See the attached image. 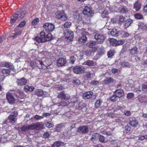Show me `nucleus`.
I'll list each match as a JSON object with an SVG mask.
<instances>
[{"instance_id": "nucleus-1", "label": "nucleus", "mask_w": 147, "mask_h": 147, "mask_svg": "<svg viewBox=\"0 0 147 147\" xmlns=\"http://www.w3.org/2000/svg\"><path fill=\"white\" fill-rule=\"evenodd\" d=\"M64 35L65 39L67 42L72 41L74 38L73 32L69 30H65L64 31Z\"/></svg>"}, {"instance_id": "nucleus-2", "label": "nucleus", "mask_w": 147, "mask_h": 147, "mask_svg": "<svg viewBox=\"0 0 147 147\" xmlns=\"http://www.w3.org/2000/svg\"><path fill=\"white\" fill-rule=\"evenodd\" d=\"M92 9V8L90 7L86 6L83 11V14L88 17H92L94 15V12Z\"/></svg>"}, {"instance_id": "nucleus-3", "label": "nucleus", "mask_w": 147, "mask_h": 147, "mask_svg": "<svg viewBox=\"0 0 147 147\" xmlns=\"http://www.w3.org/2000/svg\"><path fill=\"white\" fill-rule=\"evenodd\" d=\"M55 17L62 21H65L67 18L66 15L63 11L57 12L55 13Z\"/></svg>"}, {"instance_id": "nucleus-4", "label": "nucleus", "mask_w": 147, "mask_h": 147, "mask_svg": "<svg viewBox=\"0 0 147 147\" xmlns=\"http://www.w3.org/2000/svg\"><path fill=\"white\" fill-rule=\"evenodd\" d=\"M43 27L45 31L50 32L53 31L54 30L55 26L51 23H47L44 24Z\"/></svg>"}, {"instance_id": "nucleus-5", "label": "nucleus", "mask_w": 147, "mask_h": 147, "mask_svg": "<svg viewBox=\"0 0 147 147\" xmlns=\"http://www.w3.org/2000/svg\"><path fill=\"white\" fill-rule=\"evenodd\" d=\"M72 68L73 72L77 74H81L85 71L84 68L82 65L77 66Z\"/></svg>"}, {"instance_id": "nucleus-6", "label": "nucleus", "mask_w": 147, "mask_h": 147, "mask_svg": "<svg viewBox=\"0 0 147 147\" xmlns=\"http://www.w3.org/2000/svg\"><path fill=\"white\" fill-rule=\"evenodd\" d=\"M35 63L34 65H32V63H34V61H31L30 63V65L32 68H34V67L37 66L40 69H43V63L42 60L40 61L36 59L35 60Z\"/></svg>"}, {"instance_id": "nucleus-7", "label": "nucleus", "mask_w": 147, "mask_h": 147, "mask_svg": "<svg viewBox=\"0 0 147 147\" xmlns=\"http://www.w3.org/2000/svg\"><path fill=\"white\" fill-rule=\"evenodd\" d=\"M18 115V113L17 111L12 112L8 117L9 122L12 124H13L16 121V117Z\"/></svg>"}, {"instance_id": "nucleus-8", "label": "nucleus", "mask_w": 147, "mask_h": 147, "mask_svg": "<svg viewBox=\"0 0 147 147\" xmlns=\"http://www.w3.org/2000/svg\"><path fill=\"white\" fill-rule=\"evenodd\" d=\"M57 98L62 100H67L70 98V96L69 94L65 93L64 91H62L58 94Z\"/></svg>"}, {"instance_id": "nucleus-9", "label": "nucleus", "mask_w": 147, "mask_h": 147, "mask_svg": "<svg viewBox=\"0 0 147 147\" xmlns=\"http://www.w3.org/2000/svg\"><path fill=\"white\" fill-rule=\"evenodd\" d=\"M42 60L43 63V69H45L48 66L51 64V61L49 58L44 57L42 58Z\"/></svg>"}, {"instance_id": "nucleus-10", "label": "nucleus", "mask_w": 147, "mask_h": 147, "mask_svg": "<svg viewBox=\"0 0 147 147\" xmlns=\"http://www.w3.org/2000/svg\"><path fill=\"white\" fill-rule=\"evenodd\" d=\"M44 125L42 122H37L34 124L31 125L32 130L35 129L39 130L43 128Z\"/></svg>"}, {"instance_id": "nucleus-11", "label": "nucleus", "mask_w": 147, "mask_h": 147, "mask_svg": "<svg viewBox=\"0 0 147 147\" xmlns=\"http://www.w3.org/2000/svg\"><path fill=\"white\" fill-rule=\"evenodd\" d=\"M95 39L99 43H102L105 38V37L102 34H96L94 36Z\"/></svg>"}, {"instance_id": "nucleus-12", "label": "nucleus", "mask_w": 147, "mask_h": 147, "mask_svg": "<svg viewBox=\"0 0 147 147\" xmlns=\"http://www.w3.org/2000/svg\"><path fill=\"white\" fill-rule=\"evenodd\" d=\"M35 94L38 96L47 97L49 95L48 93L40 89H37L35 90Z\"/></svg>"}, {"instance_id": "nucleus-13", "label": "nucleus", "mask_w": 147, "mask_h": 147, "mask_svg": "<svg viewBox=\"0 0 147 147\" xmlns=\"http://www.w3.org/2000/svg\"><path fill=\"white\" fill-rule=\"evenodd\" d=\"M40 35L42 38H43L45 40V42L47 41H49L51 40L52 35L50 33H49L47 35H45L44 32H42L40 33Z\"/></svg>"}, {"instance_id": "nucleus-14", "label": "nucleus", "mask_w": 147, "mask_h": 147, "mask_svg": "<svg viewBox=\"0 0 147 147\" xmlns=\"http://www.w3.org/2000/svg\"><path fill=\"white\" fill-rule=\"evenodd\" d=\"M103 83L109 86L112 85L115 83V81L111 78H107L103 81Z\"/></svg>"}, {"instance_id": "nucleus-15", "label": "nucleus", "mask_w": 147, "mask_h": 147, "mask_svg": "<svg viewBox=\"0 0 147 147\" xmlns=\"http://www.w3.org/2000/svg\"><path fill=\"white\" fill-rule=\"evenodd\" d=\"M0 66L1 67H8L9 69L12 71H13L14 69V66L12 63L9 62H2L0 64Z\"/></svg>"}, {"instance_id": "nucleus-16", "label": "nucleus", "mask_w": 147, "mask_h": 147, "mask_svg": "<svg viewBox=\"0 0 147 147\" xmlns=\"http://www.w3.org/2000/svg\"><path fill=\"white\" fill-rule=\"evenodd\" d=\"M88 128L87 126L83 125L79 127L77 131L82 134H85L88 132Z\"/></svg>"}, {"instance_id": "nucleus-17", "label": "nucleus", "mask_w": 147, "mask_h": 147, "mask_svg": "<svg viewBox=\"0 0 147 147\" xmlns=\"http://www.w3.org/2000/svg\"><path fill=\"white\" fill-rule=\"evenodd\" d=\"M129 123L132 127H136L138 126V122L136 120L135 118L132 117L130 118Z\"/></svg>"}, {"instance_id": "nucleus-18", "label": "nucleus", "mask_w": 147, "mask_h": 147, "mask_svg": "<svg viewBox=\"0 0 147 147\" xmlns=\"http://www.w3.org/2000/svg\"><path fill=\"white\" fill-rule=\"evenodd\" d=\"M17 84L20 86L25 85L27 83L26 79L23 77L21 78L17 79L16 80Z\"/></svg>"}, {"instance_id": "nucleus-19", "label": "nucleus", "mask_w": 147, "mask_h": 147, "mask_svg": "<svg viewBox=\"0 0 147 147\" xmlns=\"http://www.w3.org/2000/svg\"><path fill=\"white\" fill-rule=\"evenodd\" d=\"M6 98L8 102L10 104H12L15 101V98L10 93H9L6 94Z\"/></svg>"}, {"instance_id": "nucleus-20", "label": "nucleus", "mask_w": 147, "mask_h": 147, "mask_svg": "<svg viewBox=\"0 0 147 147\" xmlns=\"http://www.w3.org/2000/svg\"><path fill=\"white\" fill-rule=\"evenodd\" d=\"M113 94L117 96L118 98H120L123 96L124 92L123 90L121 89H119L115 90Z\"/></svg>"}, {"instance_id": "nucleus-21", "label": "nucleus", "mask_w": 147, "mask_h": 147, "mask_svg": "<svg viewBox=\"0 0 147 147\" xmlns=\"http://www.w3.org/2000/svg\"><path fill=\"white\" fill-rule=\"evenodd\" d=\"M111 11V8L109 7H107L105 10L101 14V17L103 18H107L109 12H110Z\"/></svg>"}, {"instance_id": "nucleus-22", "label": "nucleus", "mask_w": 147, "mask_h": 147, "mask_svg": "<svg viewBox=\"0 0 147 147\" xmlns=\"http://www.w3.org/2000/svg\"><path fill=\"white\" fill-rule=\"evenodd\" d=\"M93 92L91 91H88L84 93L82 95L83 98L85 99H89L91 97Z\"/></svg>"}, {"instance_id": "nucleus-23", "label": "nucleus", "mask_w": 147, "mask_h": 147, "mask_svg": "<svg viewBox=\"0 0 147 147\" xmlns=\"http://www.w3.org/2000/svg\"><path fill=\"white\" fill-rule=\"evenodd\" d=\"M66 63V60L63 58H60L57 61V65L58 67L64 65Z\"/></svg>"}, {"instance_id": "nucleus-24", "label": "nucleus", "mask_w": 147, "mask_h": 147, "mask_svg": "<svg viewBox=\"0 0 147 147\" xmlns=\"http://www.w3.org/2000/svg\"><path fill=\"white\" fill-rule=\"evenodd\" d=\"M18 94H19L18 95L16 94L15 96H17V98H24L26 97V95L25 94L23 90H18L17 91Z\"/></svg>"}, {"instance_id": "nucleus-25", "label": "nucleus", "mask_w": 147, "mask_h": 147, "mask_svg": "<svg viewBox=\"0 0 147 147\" xmlns=\"http://www.w3.org/2000/svg\"><path fill=\"white\" fill-rule=\"evenodd\" d=\"M141 6L142 3L140 2L136 1L134 4V8L136 11H139Z\"/></svg>"}, {"instance_id": "nucleus-26", "label": "nucleus", "mask_w": 147, "mask_h": 147, "mask_svg": "<svg viewBox=\"0 0 147 147\" xmlns=\"http://www.w3.org/2000/svg\"><path fill=\"white\" fill-rule=\"evenodd\" d=\"M21 33L22 32L21 30H19L18 32H16V31H13L12 34L10 36V37L13 39L16 38L17 36L20 35Z\"/></svg>"}, {"instance_id": "nucleus-27", "label": "nucleus", "mask_w": 147, "mask_h": 147, "mask_svg": "<svg viewBox=\"0 0 147 147\" xmlns=\"http://www.w3.org/2000/svg\"><path fill=\"white\" fill-rule=\"evenodd\" d=\"M99 134L97 133H96L94 135H92L91 137V139L92 141L93 142V143L95 144L96 141L97 140L98 138Z\"/></svg>"}, {"instance_id": "nucleus-28", "label": "nucleus", "mask_w": 147, "mask_h": 147, "mask_svg": "<svg viewBox=\"0 0 147 147\" xmlns=\"http://www.w3.org/2000/svg\"><path fill=\"white\" fill-rule=\"evenodd\" d=\"M74 104H76V109H78V110L82 109L84 106V104L82 102H80L79 103H77L76 102H74Z\"/></svg>"}, {"instance_id": "nucleus-29", "label": "nucleus", "mask_w": 147, "mask_h": 147, "mask_svg": "<svg viewBox=\"0 0 147 147\" xmlns=\"http://www.w3.org/2000/svg\"><path fill=\"white\" fill-rule=\"evenodd\" d=\"M18 17V15L16 13L11 16L10 21V23L11 25L15 22Z\"/></svg>"}, {"instance_id": "nucleus-30", "label": "nucleus", "mask_w": 147, "mask_h": 147, "mask_svg": "<svg viewBox=\"0 0 147 147\" xmlns=\"http://www.w3.org/2000/svg\"><path fill=\"white\" fill-rule=\"evenodd\" d=\"M63 142L59 141H56L55 142L52 146V147H60L64 145Z\"/></svg>"}, {"instance_id": "nucleus-31", "label": "nucleus", "mask_w": 147, "mask_h": 147, "mask_svg": "<svg viewBox=\"0 0 147 147\" xmlns=\"http://www.w3.org/2000/svg\"><path fill=\"white\" fill-rule=\"evenodd\" d=\"M85 65H87L89 66H94L96 65V63L94 62L92 60H88L84 62V63Z\"/></svg>"}, {"instance_id": "nucleus-32", "label": "nucleus", "mask_w": 147, "mask_h": 147, "mask_svg": "<svg viewBox=\"0 0 147 147\" xmlns=\"http://www.w3.org/2000/svg\"><path fill=\"white\" fill-rule=\"evenodd\" d=\"M31 125H24L21 128V131H26L28 130H32Z\"/></svg>"}, {"instance_id": "nucleus-33", "label": "nucleus", "mask_w": 147, "mask_h": 147, "mask_svg": "<svg viewBox=\"0 0 147 147\" xmlns=\"http://www.w3.org/2000/svg\"><path fill=\"white\" fill-rule=\"evenodd\" d=\"M87 40L86 36L83 35L82 36L80 37L78 40V42L80 43L85 42Z\"/></svg>"}, {"instance_id": "nucleus-34", "label": "nucleus", "mask_w": 147, "mask_h": 147, "mask_svg": "<svg viewBox=\"0 0 147 147\" xmlns=\"http://www.w3.org/2000/svg\"><path fill=\"white\" fill-rule=\"evenodd\" d=\"M121 67H128L131 66V64L127 62H121L120 64Z\"/></svg>"}, {"instance_id": "nucleus-35", "label": "nucleus", "mask_w": 147, "mask_h": 147, "mask_svg": "<svg viewBox=\"0 0 147 147\" xmlns=\"http://www.w3.org/2000/svg\"><path fill=\"white\" fill-rule=\"evenodd\" d=\"M120 35L122 38H126L130 36L131 34H130L127 32L123 31L121 32L120 34Z\"/></svg>"}, {"instance_id": "nucleus-36", "label": "nucleus", "mask_w": 147, "mask_h": 147, "mask_svg": "<svg viewBox=\"0 0 147 147\" xmlns=\"http://www.w3.org/2000/svg\"><path fill=\"white\" fill-rule=\"evenodd\" d=\"M34 89V88L33 86H29L26 85L24 87V90L26 92L28 91H32Z\"/></svg>"}, {"instance_id": "nucleus-37", "label": "nucleus", "mask_w": 147, "mask_h": 147, "mask_svg": "<svg viewBox=\"0 0 147 147\" xmlns=\"http://www.w3.org/2000/svg\"><path fill=\"white\" fill-rule=\"evenodd\" d=\"M117 40L116 39L111 38L109 39L110 44L111 45L117 46Z\"/></svg>"}, {"instance_id": "nucleus-38", "label": "nucleus", "mask_w": 147, "mask_h": 147, "mask_svg": "<svg viewBox=\"0 0 147 147\" xmlns=\"http://www.w3.org/2000/svg\"><path fill=\"white\" fill-rule=\"evenodd\" d=\"M10 71L9 69H3L2 70V74L3 76H7L9 74Z\"/></svg>"}, {"instance_id": "nucleus-39", "label": "nucleus", "mask_w": 147, "mask_h": 147, "mask_svg": "<svg viewBox=\"0 0 147 147\" xmlns=\"http://www.w3.org/2000/svg\"><path fill=\"white\" fill-rule=\"evenodd\" d=\"M129 50L130 53L131 55H135L138 53V49L136 47H133Z\"/></svg>"}, {"instance_id": "nucleus-40", "label": "nucleus", "mask_w": 147, "mask_h": 147, "mask_svg": "<svg viewBox=\"0 0 147 147\" xmlns=\"http://www.w3.org/2000/svg\"><path fill=\"white\" fill-rule=\"evenodd\" d=\"M110 34L113 36H117L118 35V32L116 29L114 28L111 31Z\"/></svg>"}, {"instance_id": "nucleus-41", "label": "nucleus", "mask_w": 147, "mask_h": 147, "mask_svg": "<svg viewBox=\"0 0 147 147\" xmlns=\"http://www.w3.org/2000/svg\"><path fill=\"white\" fill-rule=\"evenodd\" d=\"M132 22V20L130 19H128L125 22L124 26L126 28H128Z\"/></svg>"}, {"instance_id": "nucleus-42", "label": "nucleus", "mask_w": 147, "mask_h": 147, "mask_svg": "<svg viewBox=\"0 0 147 147\" xmlns=\"http://www.w3.org/2000/svg\"><path fill=\"white\" fill-rule=\"evenodd\" d=\"M35 40L38 43H41L42 42H45V40L43 38H42L40 36V37H36L35 38Z\"/></svg>"}, {"instance_id": "nucleus-43", "label": "nucleus", "mask_w": 147, "mask_h": 147, "mask_svg": "<svg viewBox=\"0 0 147 147\" xmlns=\"http://www.w3.org/2000/svg\"><path fill=\"white\" fill-rule=\"evenodd\" d=\"M39 22V19L38 18H36L34 19L31 22V24L33 26L37 25Z\"/></svg>"}, {"instance_id": "nucleus-44", "label": "nucleus", "mask_w": 147, "mask_h": 147, "mask_svg": "<svg viewBox=\"0 0 147 147\" xmlns=\"http://www.w3.org/2000/svg\"><path fill=\"white\" fill-rule=\"evenodd\" d=\"M146 98L144 96L141 95L139 96L138 97V100L140 103H142L145 102Z\"/></svg>"}, {"instance_id": "nucleus-45", "label": "nucleus", "mask_w": 147, "mask_h": 147, "mask_svg": "<svg viewBox=\"0 0 147 147\" xmlns=\"http://www.w3.org/2000/svg\"><path fill=\"white\" fill-rule=\"evenodd\" d=\"M96 42L95 41H92L89 44V47L92 48H94L95 49L94 50H96V49L95 48V47L96 45Z\"/></svg>"}, {"instance_id": "nucleus-46", "label": "nucleus", "mask_w": 147, "mask_h": 147, "mask_svg": "<svg viewBox=\"0 0 147 147\" xmlns=\"http://www.w3.org/2000/svg\"><path fill=\"white\" fill-rule=\"evenodd\" d=\"M134 16L135 18L137 19H142L143 18V15L139 13H137L135 14Z\"/></svg>"}, {"instance_id": "nucleus-47", "label": "nucleus", "mask_w": 147, "mask_h": 147, "mask_svg": "<svg viewBox=\"0 0 147 147\" xmlns=\"http://www.w3.org/2000/svg\"><path fill=\"white\" fill-rule=\"evenodd\" d=\"M118 97L114 94L111 97L110 100L112 102H114L117 100L118 99Z\"/></svg>"}, {"instance_id": "nucleus-48", "label": "nucleus", "mask_w": 147, "mask_h": 147, "mask_svg": "<svg viewBox=\"0 0 147 147\" xmlns=\"http://www.w3.org/2000/svg\"><path fill=\"white\" fill-rule=\"evenodd\" d=\"M128 9L125 7H123L121 10V12L123 13H126L128 11Z\"/></svg>"}, {"instance_id": "nucleus-49", "label": "nucleus", "mask_w": 147, "mask_h": 147, "mask_svg": "<svg viewBox=\"0 0 147 147\" xmlns=\"http://www.w3.org/2000/svg\"><path fill=\"white\" fill-rule=\"evenodd\" d=\"M114 50H110L107 53V55L108 57H111L113 56L114 54Z\"/></svg>"}, {"instance_id": "nucleus-50", "label": "nucleus", "mask_w": 147, "mask_h": 147, "mask_svg": "<svg viewBox=\"0 0 147 147\" xmlns=\"http://www.w3.org/2000/svg\"><path fill=\"white\" fill-rule=\"evenodd\" d=\"M105 53V51L103 49H100L98 50V55L99 56H101L103 55Z\"/></svg>"}, {"instance_id": "nucleus-51", "label": "nucleus", "mask_w": 147, "mask_h": 147, "mask_svg": "<svg viewBox=\"0 0 147 147\" xmlns=\"http://www.w3.org/2000/svg\"><path fill=\"white\" fill-rule=\"evenodd\" d=\"M34 118L36 120H40L44 118L43 116H40L38 115H36L33 116Z\"/></svg>"}, {"instance_id": "nucleus-52", "label": "nucleus", "mask_w": 147, "mask_h": 147, "mask_svg": "<svg viewBox=\"0 0 147 147\" xmlns=\"http://www.w3.org/2000/svg\"><path fill=\"white\" fill-rule=\"evenodd\" d=\"M125 40H120L117 41V46L121 45L125 43Z\"/></svg>"}, {"instance_id": "nucleus-53", "label": "nucleus", "mask_w": 147, "mask_h": 147, "mask_svg": "<svg viewBox=\"0 0 147 147\" xmlns=\"http://www.w3.org/2000/svg\"><path fill=\"white\" fill-rule=\"evenodd\" d=\"M98 138H99V141L101 142L102 143H105V142L104 141L105 138H104V137L103 136L99 134Z\"/></svg>"}, {"instance_id": "nucleus-54", "label": "nucleus", "mask_w": 147, "mask_h": 147, "mask_svg": "<svg viewBox=\"0 0 147 147\" xmlns=\"http://www.w3.org/2000/svg\"><path fill=\"white\" fill-rule=\"evenodd\" d=\"M145 139L147 140V135L140 136H139L138 140H143Z\"/></svg>"}, {"instance_id": "nucleus-55", "label": "nucleus", "mask_w": 147, "mask_h": 147, "mask_svg": "<svg viewBox=\"0 0 147 147\" xmlns=\"http://www.w3.org/2000/svg\"><path fill=\"white\" fill-rule=\"evenodd\" d=\"M36 52V51L34 49L30 51V54H31L30 55L32 57H36V56H35Z\"/></svg>"}, {"instance_id": "nucleus-56", "label": "nucleus", "mask_w": 147, "mask_h": 147, "mask_svg": "<svg viewBox=\"0 0 147 147\" xmlns=\"http://www.w3.org/2000/svg\"><path fill=\"white\" fill-rule=\"evenodd\" d=\"M134 95L133 93H128L127 96V98L128 99L132 98L134 96Z\"/></svg>"}, {"instance_id": "nucleus-57", "label": "nucleus", "mask_w": 147, "mask_h": 147, "mask_svg": "<svg viewBox=\"0 0 147 147\" xmlns=\"http://www.w3.org/2000/svg\"><path fill=\"white\" fill-rule=\"evenodd\" d=\"M102 101L100 100H97L95 103V107L96 108L99 107L101 105Z\"/></svg>"}, {"instance_id": "nucleus-58", "label": "nucleus", "mask_w": 147, "mask_h": 147, "mask_svg": "<svg viewBox=\"0 0 147 147\" xmlns=\"http://www.w3.org/2000/svg\"><path fill=\"white\" fill-rule=\"evenodd\" d=\"M71 23L70 22H67L64 24V27L66 28H68L71 25Z\"/></svg>"}, {"instance_id": "nucleus-59", "label": "nucleus", "mask_w": 147, "mask_h": 147, "mask_svg": "<svg viewBox=\"0 0 147 147\" xmlns=\"http://www.w3.org/2000/svg\"><path fill=\"white\" fill-rule=\"evenodd\" d=\"M77 22L78 23H83V21L82 20V18L81 16H80L79 15H78L76 16Z\"/></svg>"}, {"instance_id": "nucleus-60", "label": "nucleus", "mask_w": 147, "mask_h": 147, "mask_svg": "<svg viewBox=\"0 0 147 147\" xmlns=\"http://www.w3.org/2000/svg\"><path fill=\"white\" fill-rule=\"evenodd\" d=\"M45 125L46 127L49 128L53 127V124L52 123L47 122L46 123Z\"/></svg>"}, {"instance_id": "nucleus-61", "label": "nucleus", "mask_w": 147, "mask_h": 147, "mask_svg": "<svg viewBox=\"0 0 147 147\" xmlns=\"http://www.w3.org/2000/svg\"><path fill=\"white\" fill-rule=\"evenodd\" d=\"M125 18L122 16H120L119 17V23L121 24L125 20Z\"/></svg>"}, {"instance_id": "nucleus-62", "label": "nucleus", "mask_w": 147, "mask_h": 147, "mask_svg": "<svg viewBox=\"0 0 147 147\" xmlns=\"http://www.w3.org/2000/svg\"><path fill=\"white\" fill-rule=\"evenodd\" d=\"M26 24V21H23L20 24L18 25L17 27V28L20 27V28H22Z\"/></svg>"}, {"instance_id": "nucleus-63", "label": "nucleus", "mask_w": 147, "mask_h": 147, "mask_svg": "<svg viewBox=\"0 0 147 147\" xmlns=\"http://www.w3.org/2000/svg\"><path fill=\"white\" fill-rule=\"evenodd\" d=\"M145 24L141 23L139 24V28L140 29L145 30Z\"/></svg>"}, {"instance_id": "nucleus-64", "label": "nucleus", "mask_w": 147, "mask_h": 147, "mask_svg": "<svg viewBox=\"0 0 147 147\" xmlns=\"http://www.w3.org/2000/svg\"><path fill=\"white\" fill-rule=\"evenodd\" d=\"M76 58L74 57H71L70 59V62L72 64L74 63L75 61L76 60Z\"/></svg>"}]
</instances>
